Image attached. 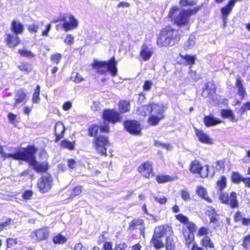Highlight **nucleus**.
I'll use <instances>...</instances> for the list:
<instances>
[{
  "label": "nucleus",
  "instance_id": "nucleus-62",
  "mask_svg": "<svg viewBox=\"0 0 250 250\" xmlns=\"http://www.w3.org/2000/svg\"><path fill=\"white\" fill-rule=\"evenodd\" d=\"M208 229L206 228L202 227L198 231V235L199 236H204L208 234Z\"/></svg>",
  "mask_w": 250,
  "mask_h": 250
},
{
  "label": "nucleus",
  "instance_id": "nucleus-43",
  "mask_svg": "<svg viewBox=\"0 0 250 250\" xmlns=\"http://www.w3.org/2000/svg\"><path fill=\"white\" fill-rule=\"evenodd\" d=\"M18 52L22 57L32 58L34 56V54L31 51L27 50L25 49H19Z\"/></svg>",
  "mask_w": 250,
  "mask_h": 250
},
{
  "label": "nucleus",
  "instance_id": "nucleus-13",
  "mask_svg": "<svg viewBox=\"0 0 250 250\" xmlns=\"http://www.w3.org/2000/svg\"><path fill=\"white\" fill-rule=\"evenodd\" d=\"M154 53V49L149 45L144 43L141 47L140 53V57L144 61L149 60Z\"/></svg>",
  "mask_w": 250,
  "mask_h": 250
},
{
  "label": "nucleus",
  "instance_id": "nucleus-2",
  "mask_svg": "<svg viewBox=\"0 0 250 250\" xmlns=\"http://www.w3.org/2000/svg\"><path fill=\"white\" fill-rule=\"evenodd\" d=\"M165 106L162 104L151 103L148 105H143L140 107L137 113L142 116L150 114L148 119V123L152 125H156L160 121L164 118Z\"/></svg>",
  "mask_w": 250,
  "mask_h": 250
},
{
  "label": "nucleus",
  "instance_id": "nucleus-23",
  "mask_svg": "<svg viewBox=\"0 0 250 250\" xmlns=\"http://www.w3.org/2000/svg\"><path fill=\"white\" fill-rule=\"evenodd\" d=\"M215 92V86L211 83H208L204 89L202 95L204 97H208L213 95Z\"/></svg>",
  "mask_w": 250,
  "mask_h": 250
},
{
  "label": "nucleus",
  "instance_id": "nucleus-44",
  "mask_svg": "<svg viewBox=\"0 0 250 250\" xmlns=\"http://www.w3.org/2000/svg\"><path fill=\"white\" fill-rule=\"evenodd\" d=\"M100 126L99 127L97 125H92L90 127H89V133L91 136H96L98 134L99 129Z\"/></svg>",
  "mask_w": 250,
  "mask_h": 250
},
{
  "label": "nucleus",
  "instance_id": "nucleus-29",
  "mask_svg": "<svg viewBox=\"0 0 250 250\" xmlns=\"http://www.w3.org/2000/svg\"><path fill=\"white\" fill-rule=\"evenodd\" d=\"M202 167L200 163L197 161H193L191 163L189 167L190 170L194 173L199 174Z\"/></svg>",
  "mask_w": 250,
  "mask_h": 250
},
{
  "label": "nucleus",
  "instance_id": "nucleus-63",
  "mask_svg": "<svg viewBox=\"0 0 250 250\" xmlns=\"http://www.w3.org/2000/svg\"><path fill=\"white\" fill-rule=\"evenodd\" d=\"M51 27V24H48L45 26V29L43 30L42 33V35L43 36H47L48 35V32L50 30Z\"/></svg>",
  "mask_w": 250,
  "mask_h": 250
},
{
  "label": "nucleus",
  "instance_id": "nucleus-12",
  "mask_svg": "<svg viewBox=\"0 0 250 250\" xmlns=\"http://www.w3.org/2000/svg\"><path fill=\"white\" fill-rule=\"evenodd\" d=\"M124 126L126 131L132 134H139L141 131L140 124L135 120L125 122Z\"/></svg>",
  "mask_w": 250,
  "mask_h": 250
},
{
  "label": "nucleus",
  "instance_id": "nucleus-16",
  "mask_svg": "<svg viewBox=\"0 0 250 250\" xmlns=\"http://www.w3.org/2000/svg\"><path fill=\"white\" fill-rule=\"evenodd\" d=\"M195 130L196 136L200 142L207 144H211L212 143L211 139L207 134L203 132V130L196 128Z\"/></svg>",
  "mask_w": 250,
  "mask_h": 250
},
{
  "label": "nucleus",
  "instance_id": "nucleus-45",
  "mask_svg": "<svg viewBox=\"0 0 250 250\" xmlns=\"http://www.w3.org/2000/svg\"><path fill=\"white\" fill-rule=\"evenodd\" d=\"M180 56L187 62L188 64H193L194 63L196 59L195 56L188 55L185 56L181 55Z\"/></svg>",
  "mask_w": 250,
  "mask_h": 250
},
{
  "label": "nucleus",
  "instance_id": "nucleus-5",
  "mask_svg": "<svg viewBox=\"0 0 250 250\" xmlns=\"http://www.w3.org/2000/svg\"><path fill=\"white\" fill-rule=\"evenodd\" d=\"M116 64V62L113 58L108 62L95 61L93 63V67L100 74H105L109 71L113 76H115L117 73Z\"/></svg>",
  "mask_w": 250,
  "mask_h": 250
},
{
  "label": "nucleus",
  "instance_id": "nucleus-48",
  "mask_svg": "<svg viewBox=\"0 0 250 250\" xmlns=\"http://www.w3.org/2000/svg\"><path fill=\"white\" fill-rule=\"evenodd\" d=\"M209 173V167L208 166H205L204 167H202V170H201L199 175L202 178L207 177Z\"/></svg>",
  "mask_w": 250,
  "mask_h": 250
},
{
  "label": "nucleus",
  "instance_id": "nucleus-40",
  "mask_svg": "<svg viewBox=\"0 0 250 250\" xmlns=\"http://www.w3.org/2000/svg\"><path fill=\"white\" fill-rule=\"evenodd\" d=\"M244 177L238 172H233L231 175L232 181L234 183L242 182Z\"/></svg>",
  "mask_w": 250,
  "mask_h": 250
},
{
  "label": "nucleus",
  "instance_id": "nucleus-61",
  "mask_svg": "<svg viewBox=\"0 0 250 250\" xmlns=\"http://www.w3.org/2000/svg\"><path fill=\"white\" fill-rule=\"evenodd\" d=\"M33 193L31 191L27 190L25 191V192L23 194L22 197L25 200H29L30 199Z\"/></svg>",
  "mask_w": 250,
  "mask_h": 250
},
{
  "label": "nucleus",
  "instance_id": "nucleus-64",
  "mask_svg": "<svg viewBox=\"0 0 250 250\" xmlns=\"http://www.w3.org/2000/svg\"><path fill=\"white\" fill-rule=\"evenodd\" d=\"M166 250H174V244L173 242L166 243Z\"/></svg>",
  "mask_w": 250,
  "mask_h": 250
},
{
  "label": "nucleus",
  "instance_id": "nucleus-22",
  "mask_svg": "<svg viewBox=\"0 0 250 250\" xmlns=\"http://www.w3.org/2000/svg\"><path fill=\"white\" fill-rule=\"evenodd\" d=\"M157 43L159 46H167L173 45L170 42V39H168L161 32L157 39Z\"/></svg>",
  "mask_w": 250,
  "mask_h": 250
},
{
  "label": "nucleus",
  "instance_id": "nucleus-60",
  "mask_svg": "<svg viewBox=\"0 0 250 250\" xmlns=\"http://www.w3.org/2000/svg\"><path fill=\"white\" fill-rule=\"evenodd\" d=\"M61 58V55L59 54H55L52 56V61L56 63H58Z\"/></svg>",
  "mask_w": 250,
  "mask_h": 250
},
{
  "label": "nucleus",
  "instance_id": "nucleus-14",
  "mask_svg": "<svg viewBox=\"0 0 250 250\" xmlns=\"http://www.w3.org/2000/svg\"><path fill=\"white\" fill-rule=\"evenodd\" d=\"M161 32L168 39H170V42L173 43V44H174V40L176 37L178 33L177 30L168 26L162 29Z\"/></svg>",
  "mask_w": 250,
  "mask_h": 250
},
{
  "label": "nucleus",
  "instance_id": "nucleus-6",
  "mask_svg": "<svg viewBox=\"0 0 250 250\" xmlns=\"http://www.w3.org/2000/svg\"><path fill=\"white\" fill-rule=\"evenodd\" d=\"M93 144L97 153L101 156H106V146L109 145L107 137L103 135L97 136L94 140Z\"/></svg>",
  "mask_w": 250,
  "mask_h": 250
},
{
  "label": "nucleus",
  "instance_id": "nucleus-24",
  "mask_svg": "<svg viewBox=\"0 0 250 250\" xmlns=\"http://www.w3.org/2000/svg\"><path fill=\"white\" fill-rule=\"evenodd\" d=\"M160 238V237L156 235V234L154 233L150 241V243L156 249H160L164 247V244Z\"/></svg>",
  "mask_w": 250,
  "mask_h": 250
},
{
  "label": "nucleus",
  "instance_id": "nucleus-55",
  "mask_svg": "<svg viewBox=\"0 0 250 250\" xmlns=\"http://www.w3.org/2000/svg\"><path fill=\"white\" fill-rule=\"evenodd\" d=\"M175 217L180 222L185 224L188 222V218L182 214H179L176 215H175Z\"/></svg>",
  "mask_w": 250,
  "mask_h": 250
},
{
  "label": "nucleus",
  "instance_id": "nucleus-10",
  "mask_svg": "<svg viewBox=\"0 0 250 250\" xmlns=\"http://www.w3.org/2000/svg\"><path fill=\"white\" fill-rule=\"evenodd\" d=\"M50 231L48 228L43 227L33 231L30 235L32 240L36 242H40L46 240L49 235Z\"/></svg>",
  "mask_w": 250,
  "mask_h": 250
},
{
  "label": "nucleus",
  "instance_id": "nucleus-7",
  "mask_svg": "<svg viewBox=\"0 0 250 250\" xmlns=\"http://www.w3.org/2000/svg\"><path fill=\"white\" fill-rule=\"evenodd\" d=\"M154 233L161 238L166 237V243L169 242H173L171 237L173 235V231L172 228L167 225H164L156 227L154 229Z\"/></svg>",
  "mask_w": 250,
  "mask_h": 250
},
{
  "label": "nucleus",
  "instance_id": "nucleus-54",
  "mask_svg": "<svg viewBox=\"0 0 250 250\" xmlns=\"http://www.w3.org/2000/svg\"><path fill=\"white\" fill-rule=\"evenodd\" d=\"M181 195L182 198L186 201L190 199L189 194L188 192L185 189H183L181 191Z\"/></svg>",
  "mask_w": 250,
  "mask_h": 250
},
{
  "label": "nucleus",
  "instance_id": "nucleus-27",
  "mask_svg": "<svg viewBox=\"0 0 250 250\" xmlns=\"http://www.w3.org/2000/svg\"><path fill=\"white\" fill-rule=\"evenodd\" d=\"M178 179L177 176H170L169 175H159L156 177V181L159 183H164L166 182L172 181Z\"/></svg>",
  "mask_w": 250,
  "mask_h": 250
},
{
  "label": "nucleus",
  "instance_id": "nucleus-57",
  "mask_svg": "<svg viewBox=\"0 0 250 250\" xmlns=\"http://www.w3.org/2000/svg\"><path fill=\"white\" fill-rule=\"evenodd\" d=\"M6 242L7 248L11 247L17 243V239L16 238H8Z\"/></svg>",
  "mask_w": 250,
  "mask_h": 250
},
{
  "label": "nucleus",
  "instance_id": "nucleus-9",
  "mask_svg": "<svg viewBox=\"0 0 250 250\" xmlns=\"http://www.w3.org/2000/svg\"><path fill=\"white\" fill-rule=\"evenodd\" d=\"M62 27L65 32L73 30L78 27L79 21L72 14H69L65 17L63 20Z\"/></svg>",
  "mask_w": 250,
  "mask_h": 250
},
{
  "label": "nucleus",
  "instance_id": "nucleus-30",
  "mask_svg": "<svg viewBox=\"0 0 250 250\" xmlns=\"http://www.w3.org/2000/svg\"><path fill=\"white\" fill-rule=\"evenodd\" d=\"M232 208H237L238 203L237 200V195L235 192H231L229 196V204Z\"/></svg>",
  "mask_w": 250,
  "mask_h": 250
},
{
  "label": "nucleus",
  "instance_id": "nucleus-11",
  "mask_svg": "<svg viewBox=\"0 0 250 250\" xmlns=\"http://www.w3.org/2000/svg\"><path fill=\"white\" fill-rule=\"evenodd\" d=\"M139 172L144 177L149 178L154 176L152 165L149 162L143 163L138 168Z\"/></svg>",
  "mask_w": 250,
  "mask_h": 250
},
{
  "label": "nucleus",
  "instance_id": "nucleus-19",
  "mask_svg": "<svg viewBox=\"0 0 250 250\" xmlns=\"http://www.w3.org/2000/svg\"><path fill=\"white\" fill-rule=\"evenodd\" d=\"M235 86L237 88V94L241 97L242 100L244 99L247 96V93L240 77H237L236 78Z\"/></svg>",
  "mask_w": 250,
  "mask_h": 250
},
{
  "label": "nucleus",
  "instance_id": "nucleus-51",
  "mask_svg": "<svg viewBox=\"0 0 250 250\" xmlns=\"http://www.w3.org/2000/svg\"><path fill=\"white\" fill-rule=\"evenodd\" d=\"M153 198L155 201L157 202L160 204H164L167 202V198L164 196H156L154 195Z\"/></svg>",
  "mask_w": 250,
  "mask_h": 250
},
{
  "label": "nucleus",
  "instance_id": "nucleus-35",
  "mask_svg": "<svg viewBox=\"0 0 250 250\" xmlns=\"http://www.w3.org/2000/svg\"><path fill=\"white\" fill-rule=\"evenodd\" d=\"M196 43V37L194 35H190L188 40L185 44V48L189 49L192 48Z\"/></svg>",
  "mask_w": 250,
  "mask_h": 250
},
{
  "label": "nucleus",
  "instance_id": "nucleus-53",
  "mask_svg": "<svg viewBox=\"0 0 250 250\" xmlns=\"http://www.w3.org/2000/svg\"><path fill=\"white\" fill-rule=\"evenodd\" d=\"M242 246L246 249L250 246V235H248L244 238Z\"/></svg>",
  "mask_w": 250,
  "mask_h": 250
},
{
  "label": "nucleus",
  "instance_id": "nucleus-59",
  "mask_svg": "<svg viewBox=\"0 0 250 250\" xmlns=\"http://www.w3.org/2000/svg\"><path fill=\"white\" fill-rule=\"evenodd\" d=\"M102 250H113L112 243L110 242H106L104 244Z\"/></svg>",
  "mask_w": 250,
  "mask_h": 250
},
{
  "label": "nucleus",
  "instance_id": "nucleus-36",
  "mask_svg": "<svg viewBox=\"0 0 250 250\" xmlns=\"http://www.w3.org/2000/svg\"><path fill=\"white\" fill-rule=\"evenodd\" d=\"M66 241L67 238L61 234H58L53 238V242L56 244H62L65 243Z\"/></svg>",
  "mask_w": 250,
  "mask_h": 250
},
{
  "label": "nucleus",
  "instance_id": "nucleus-49",
  "mask_svg": "<svg viewBox=\"0 0 250 250\" xmlns=\"http://www.w3.org/2000/svg\"><path fill=\"white\" fill-rule=\"evenodd\" d=\"M19 67L21 71L25 73H28L32 70L31 66L29 64H22Z\"/></svg>",
  "mask_w": 250,
  "mask_h": 250
},
{
  "label": "nucleus",
  "instance_id": "nucleus-37",
  "mask_svg": "<svg viewBox=\"0 0 250 250\" xmlns=\"http://www.w3.org/2000/svg\"><path fill=\"white\" fill-rule=\"evenodd\" d=\"M82 191V187L81 186H76L74 187L69 195V199H72L75 197L80 195Z\"/></svg>",
  "mask_w": 250,
  "mask_h": 250
},
{
  "label": "nucleus",
  "instance_id": "nucleus-26",
  "mask_svg": "<svg viewBox=\"0 0 250 250\" xmlns=\"http://www.w3.org/2000/svg\"><path fill=\"white\" fill-rule=\"evenodd\" d=\"M11 29L16 34H21L23 31V27L19 21H13L11 23Z\"/></svg>",
  "mask_w": 250,
  "mask_h": 250
},
{
  "label": "nucleus",
  "instance_id": "nucleus-46",
  "mask_svg": "<svg viewBox=\"0 0 250 250\" xmlns=\"http://www.w3.org/2000/svg\"><path fill=\"white\" fill-rule=\"evenodd\" d=\"M63 42L67 45H72L74 42V37L71 34H67L64 39Z\"/></svg>",
  "mask_w": 250,
  "mask_h": 250
},
{
  "label": "nucleus",
  "instance_id": "nucleus-34",
  "mask_svg": "<svg viewBox=\"0 0 250 250\" xmlns=\"http://www.w3.org/2000/svg\"><path fill=\"white\" fill-rule=\"evenodd\" d=\"M202 245L206 248L212 249L214 248V244L211 241L210 238L205 236L201 240Z\"/></svg>",
  "mask_w": 250,
  "mask_h": 250
},
{
  "label": "nucleus",
  "instance_id": "nucleus-28",
  "mask_svg": "<svg viewBox=\"0 0 250 250\" xmlns=\"http://www.w3.org/2000/svg\"><path fill=\"white\" fill-rule=\"evenodd\" d=\"M118 109L121 113H124L130 110L129 102L126 101H121L118 104Z\"/></svg>",
  "mask_w": 250,
  "mask_h": 250
},
{
  "label": "nucleus",
  "instance_id": "nucleus-21",
  "mask_svg": "<svg viewBox=\"0 0 250 250\" xmlns=\"http://www.w3.org/2000/svg\"><path fill=\"white\" fill-rule=\"evenodd\" d=\"M26 100V94L22 90H18L15 96V103L13 106L16 107L20 103L25 102Z\"/></svg>",
  "mask_w": 250,
  "mask_h": 250
},
{
  "label": "nucleus",
  "instance_id": "nucleus-4",
  "mask_svg": "<svg viewBox=\"0 0 250 250\" xmlns=\"http://www.w3.org/2000/svg\"><path fill=\"white\" fill-rule=\"evenodd\" d=\"M102 117L104 119L103 123L100 125V131L102 132H108L109 127L108 123L115 124L122 120V116L120 113L115 110L106 109L103 111Z\"/></svg>",
  "mask_w": 250,
  "mask_h": 250
},
{
  "label": "nucleus",
  "instance_id": "nucleus-47",
  "mask_svg": "<svg viewBox=\"0 0 250 250\" xmlns=\"http://www.w3.org/2000/svg\"><path fill=\"white\" fill-rule=\"evenodd\" d=\"M219 199L221 203L225 204H229V196L228 194L221 192L219 195Z\"/></svg>",
  "mask_w": 250,
  "mask_h": 250
},
{
  "label": "nucleus",
  "instance_id": "nucleus-58",
  "mask_svg": "<svg viewBox=\"0 0 250 250\" xmlns=\"http://www.w3.org/2000/svg\"><path fill=\"white\" fill-rule=\"evenodd\" d=\"M127 247V244L125 242H122L116 244L114 250H124Z\"/></svg>",
  "mask_w": 250,
  "mask_h": 250
},
{
  "label": "nucleus",
  "instance_id": "nucleus-15",
  "mask_svg": "<svg viewBox=\"0 0 250 250\" xmlns=\"http://www.w3.org/2000/svg\"><path fill=\"white\" fill-rule=\"evenodd\" d=\"M235 2L236 0H231L229 2L228 5L222 8L221 10L222 14L223 20L224 22V26L225 25V24L227 22L226 21L227 19V17L232 10Z\"/></svg>",
  "mask_w": 250,
  "mask_h": 250
},
{
  "label": "nucleus",
  "instance_id": "nucleus-25",
  "mask_svg": "<svg viewBox=\"0 0 250 250\" xmlns=\"http://www.w3.org/2000/svg\"><path fill=\"white\" fill-rule=\"evenodd\" d=\"M197 194L202 198L205 199L208 203L212 202L211 199L208 196L207 191L205 188L202 186H198L196 189Z\"/></svg>",
  "mask_w": 250,
  "mask_h": 250
},
{
  "label": "nucleus",
  "instance_id": "nucleus-33",
  "mask_svg": "<svg viewBox=\"0 0 250 250\" xmlns=\"http://www.w3.org/2000/svg\"><path fill=\"white\" fill-rule=\"evenodd\" d=\"M217 187L218 189L222 191V190L226 188L227 186V179L224 176H222L217 181Z\"/></svg>",
  "mask_w": 250,
  "mask_h": 250
},
{
  "label": "nucleus",
  "instance_id": "nucleus-1",
  "mask_svg": "<svg viewBox=\"0 0 250 250\" xmlns=\"http://www.w3.org/2000/svg\"><path fill=\"white\" fill-rule=\"evenodd\" d=\"M37 149L34 146H29L26 149L22 150H19L13 154L6 153L4 152L2 146H0V155L3 160L12 158L17 160L26 161L37 172L45 171L47 169L46 165L43 163H38L35 160L34 155Z\"/></svg>",
  "mask_w": 250,
  "mask_h": 250
},
{
  "label": "nucleus",
  "instance_id": "nucleus-38",
  "mask_svg": "<svg viewBox=\"0 0 250 250\" xmlns=\"http://www.w3.org/2000/svg\"><path fill=\"white\" fill-rule=\"evenodd\" d=\"M40 86L38 85L34 91L32 97V102L33 103H38L40 101Z\"/></svg>",
  "mask_w": 250,
  "mask_h": 250
},
{
  "label": "nucleus",
  "instance_id": "nucleus-39",
  "mask_svg": "<svg viewBox=\"0 0 250 250\" xmlns=\"http://www.w3.org/2000/svg\"><path fill=\"white\" fill-rule=\"evenodd\" d=\"M71 79L74 82L77 83H80L84 80L83 77L77 72H73Z\"/></svg>",
  "mask_w": 250,
  "mask_h": 250
},
{
  "label": "nucleus",
  "instance_id": "nucleus-52",
  "mask_svg": "<svg viewBox=\"0 0 250 250\" xmlns=\"http://www.w3.org/2000/svg\"><path fill=\"white\" fill-rule=\"evenodd\" d=\"M39 26V24L32 23L28 26V29L30 32L34 33L37 32Z\"/></svg>",
  "mask_w": 250,
  "mask_h": 250
},
{
  "label": "nucleus",
  "instance_id": "nucleus-17",
  "mask_svg": "<svg viewBox=\"0 0 250 250\" xmlns=\"http://www.w3.org/2000/svg\"><path fill=\"white\" fill-rule=\"evenodd\" d=\"M5 41L7 44L10 47H15L20 42L17 34L15 33L7 34L6 35Z\"/></svg>",
  "mask_w": 250,
  "mask_h": 250
},
{
  "label": "nucleus",
  "instance_id": "nucleus-31",
  "mask_svg": "<svg viewBox=\"0 0 250 250\" xmlns=\"http://www.w3.org/2000/svg\"><path fill=\"white\" fill-rule=\"evenodd\" d=\"M183 234L185 238L186 246L189 248L194 240V234L192 232H187V230H184Z\"/></svg>",
  "mask_w": 250,
  "mask_h": 250
},
{
  "label": "nucleus",
  "instance_id": "nucleus-42",
  "mask_svg": "<svg viewBox=\"0 0 250 250\" xmlns=\"http://www.w3.org/2000/svg\"><path fill=\"white\" fill-rule=\"evenodd\" d=\"M248 110H250V102L245 103L239 109L238 112L242 115Z\"/></svg>",
  "mask_w": 250,
  "mask_h": 250
},
{
  "label": "nucleus",
  "instance_id": "nucleus-32",
  "mask_svg": "<svg viewBox=\"0 0 250 250\" xmlns=\"http://www.w3.org/2000/svg\"><path fill=\"white\" fill-rule=\"evenodd\" d=\"M221 115L224 118H229L231 121L234 120V115L230 109H223L221 111Z\"/></svg>",
  "mask_w": 250,
  "mask_h": 250
},
{
  "label": "nucleus",
  "instance_id": "nucleus-18",
  "mask_svg": "<svg viewBox=\"0 0 250 250\" xmlns=\"http://www.w3.org/2000/svg\"><path fill=\"white\" fill-rule=\"evenodd\" d=\"M64 131L65 128L63 124L61 122H57L55 126V132L56 135L55 142H58L63 137Z\"/></svg>",
  "mask_w": 250,
  "mask_h": 250
},
{
  "label": "nucleus",
  "instance_id": "nucleus-50",
  "mask_svg": "<svg viewBox=\"0 0 250 250\" xmlns=\"http://www.w3.org/2000/svg\"><path fill=\"white\" fill-rule=\"evenodd\" d=\"M185 224L186 225V227L188 229V231H187V232H192L193 233L196 229L195 225L188 220Z\"/></svg>",
  "mask_w": 250,
  "mask_h": 250
},
{
  "label": "nucleus",
  "instance_id": "nucleus-8",
  "mask_svg": "<svg viewBox=\"0 0 250 250\" xmlns=\"http://www.w3.org/2000/svg\"><path fill=\"white\" fill-rule=\"evenodd\" d=\"M53 185L51 176L46 173L39 179L37 186L39 190L42 193H45L50 190Z\"/></svg>",
  "mask_w": 250,
  "mask_h": 250
},
{
  "label": "nucleus",
  "instance_id": "nucleus-20",
  "mask_svg": "<svg viewBox=\"0 0 250 250\" xmlns=\"http://www.w3.org/2000/svg\"><path fill=\"white\" fill-rule=\"evenodd\" d=\"M204 123L207 126H213L222 123V120L212 115L206 116L204 118Z\"/></svg>",
  "mask_w": 250,
  "mask_h": 250
},
{
  "label": "nucleus",
  "instance_id": "nucleus-56",
  "mask_svg": "<svg viewBox=\"0 0 250 250\" xmlns=\"http://www.w3.org/2000/svg\"><path fill=\"white\" fill-rule=\"evenodd\" d=\"M153 83L151 81H146L143 86V89L145 91H149L150 90Z\"/></svg>",
  "mask_w": 250,
  "mask_h": 250
},
{
  "label": "nucleus",
  "instance_id": "nucleus-41",
  "mask_svg": "<svg viewBox=\"0 0 250 250\" xmlns=\"http://www.w3.org/2000/svg\"><path fill=\"white\" fill-rule=\"evenodd\" d=\"M61 146L62 147L67 148L71 150L74 149V142H71L66 140H64L61 142Z\"/></svg>",
  "mask_w": 250,
  "mask_h": 250
},
{
  "label": "nucleus",
  "instance_id": "nucleus-3",
  "mask_svg": "<svg viewBox=\"0 0 250 250\" xmlns=\"http://www.w3.org/2000/svg\"><path fill=\"white\" fill-rule=\"evenodd\" d=\"M196 12L195 9L180 10L177 7L173 6L170 9L168 17L175 24L182 26L187 25L190 21V16Z\"/></svg>",
  "mask_w": 250,
  "mask_h": 250
}]
</instances>
